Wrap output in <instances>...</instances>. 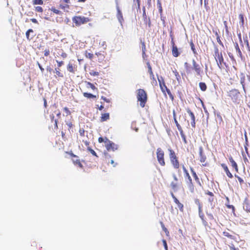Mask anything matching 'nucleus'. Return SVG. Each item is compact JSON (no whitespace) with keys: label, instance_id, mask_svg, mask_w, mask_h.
Segmentation results:
<instances>
[{"label":"nucleus","instance_id":"6e6d98bb","mask_svg":"<svg viewBox=\"0 0 250 250\" xmlns=\"http://www.w3.org/2000/svg\"><path fill=\"white\" fill-rule=\"evenodd\" d=\"M216 39H217V41L218 43L220 45H221L222 47H224L223 43V42H222L221 41V39H220V37H217Z\"/></svg>","mask_w":250,"mask_h":250},{"label":"nucleus","instance_id":"9d476101","mask_svg":"<svg viewBox=\"0 0 250 250\" xmlns=\"http://www.w3.org/2000/svg\"><path fill=\"white\" fill-rule=\"evenodd\" d=\"M69 154L73 158L72 159L73 164L76 166H78L79 167L83 168V165L82 164L80 160L78 159V157L71 152H69Z\"/></svg>","mask_w":250,"mask_h":250},{"label":"nucleus","instance_id":"4be33fe9","mask_svg":"<svg viewBox=\"0 0 250 250\" xmlns=\"http://www.w3.org/2000/svg\"><path fill=\"white\" fill-rule=\"evenodd\" d=\"M172 54L174 57H178L180 55V53L177 46L172 47Z\"/></svg>","mask_w":250,"mask_h":250},{"label":"nucleus","instance_id":"4468645a","mask_svg":"<svg viewBox=\"0 0 250 250\" xmlns=\"http://www.w3.org/2000/svg\"><path fill=\"white\" fill-rule=\"evenodd\" d=\"M187 112L189 114V116L191 118V125L192 127L195 128V117L194 116V113L191 111L190 109L188 108L187 109Z\"/></svg>","mask_w":250,"mask_h":250},{"label":"nucleus","instance_id":"338daca9","mask_svg":"<svg viewBox=\"0 0 250 250\" xmlns=\"http://www.w3.org/2000/svg\"><path fill=\"white\" fill-rule=\"evenodd\" d=\"M158 4L159 5V13H160V14H161L162 13V12H163V9H162V7L161 4V3L158 2Z\"/></svg>","mask_w":250,"mask_h":250},{"label":"nucleus","instance_id":"1a4fd4ad","mask_svg":"<svg viewBox=\"0 0 250 250\" xmlns=\"http://www.w3.org/2000/svg\"><path fill=\"white\" fill-rule=\"evenodd\" d=\"M70 0H59V8L62 10L69 9Z\"/></svg>","mask_w":250,"mask_h":250},{"label":"nucleus","instance_id":"49530a36","mask_svg":"<svg viewBox=\"0 0 250 250\" xmlns=\"http://www.w3.org/2000/svg\"><path fill=\"white\" fill-rule=\"evenodd\" d=\"M166 91L167 92L169 98H170L171 101H173L174 100V97H173V95L172 94V93H171L170 90L168 89V88H167V89L166 90Z\"/></svg>","mask_w":250,"mask_h":250},{"label":"nucleus","instance_id":"39448f33","mask_svg":"<svg viewBox=\"0 0 250 250\" xmlns=\"http://www.w3.org/2000/svg\"><path fill=\"white\" fill-rule=\"evenodd\" d=\"M156 156L157 161L161 166H165L166 165L165 161V153L163 149L159 147L156 150Z\"/></svg>","mask_w":250,"mask_h":250},{"label":"nucleus","instance_id":"69168bd1","mask_svg":"<svg viewBox=\"0 0 250 250\" xmlns=\"http://www.w3.org/2000/svg\"><path fill=\"white\" fill-rule=\"evenodd\" d=\"M147 67H148V72L149 73H152L153 72H152V68H151V65H150V64L149 63H147Z\"/></svg>","mask_w":250,"mask_h":250},{"label":"nucleus","instance_id":"b1692460","mask_svg":"<svg viewBox=\"0 0 250 250\" xmlns=\"http://www.w3.org/2000/svg\"><path fill=\"white\" fill-rule=\"evenodd\" d=\"M83 95L84 97L88 99H94L96 98V95H93L92 94L87 92L83 93Z\"/></svg>","mask_w":250,"mask_h":250},{"label":"nucleus","instance_id":"c756f323","mask_svg":"<svg viewBox=\"0 0 250 250\" xmlns=\"http://www.w3.org/2000/svg\"><path fill=\"white\" fill-rule=\"evenodd\" d=\"M182 168L183 170V172L185 173V177L187 178V179L190 178L191 177L189 175V174L188 172V170L184 165H183L182 166Z\"/></svg>","mask_w":250,"mask_h":250},{"label":"nucleus","instance_id":"5fc2aeb1","mask_svg":"<svg viewBox=\"0 0 250 250\" xmlns=\"http://www.w3.org/2000/svg\"><path fill=\"white\" fill-rule=\"evenodd\" d=\"M90 75L93 76H97L99 75V73L97 71H92L90 72Z\"/></svg>","mask_w":250,"mask_h":250},{"label":"nucleus","instance_id":"09e8293b","mask_svg":"<svg viewBox=\"0 0 250 250\" xmlns=\"http://www.w3.org/2000/svg\"><path fill=\"white\" fill-rule=\"evenodd\" d=\"M206 159L207 158L205 155H203L200 156V161L202 163L205 162V161H206Z\"/></svg>","mask_w":250,"mask_h":250},{"label":"nucleus","instance_id":"052dcab7","mask_svg":"<svg viewBox=\"0 0 250 250\" xmlns=\"http://www.w3.org/2000/svg\"><path fill=\"white\" fill-rule=\"evenodd\" d=\"M235 176L236 177H237V178L238 179V180L240 184H242L244 183V180L242 179V178H241L240 177H239L237 175H235Z\"/></svg>","mask_w":250,"mask_h":250},{"label":"nucleus","instance_id":"2f4dec72","mask_svg":"<svg viewBox=\"0 0 250 250\" xmlns=\"http://www.w3.org/2000/svg\"><path fill=\"white\" fill-rule=\"evenodd\" d=\"M84 55L87 58L89 59L90 60H92L94 57V54L89 52H88L87 51H85L84 52Z\"/></svg>","mask_w":250,"mask_h":250},{"label":"nucleus","instance_id":"a878e982","mask_svg":"<svg viewBox=\"0 0 250 250\" xmlns=\"http://www.w3.org/2000/svg\"><path fill=\"white\" fill-rule=\"evenodd\" d=\"M199 87H200V89L202 91H205L207 90V86L206 84L205 83L200 82L199 83Z\"/></svg>","mask_w":250,"mask_h":250},{"label":"nucleus","instance_id":"393cba45","mask_svg":"<svg viewBox=\"0 0 250 250\" xmlns=\"http://www.w3.org/2000/svg\"><path fill=\"white\" fill-rule=\"evenodd\" d=\"M117 18L120 22L122 23V22L124 21V19L122 13L119 9H118Z\"/></svg>","mask_w":250,"mask_h":250},{"label":"nucleus","instance_id":"c9c22d12","mask_svg":"<svg viewBox=\"0 0 250 250\" xmlns=\"http://www.w3.org/2000/svg\"><path fill=\"white\" fill-rule=\"evenodd\" d=\"M141 44H142L143 55H145L146 54V47L145 42L144 41H142L141 40Z\"/></svg>","mask_w":250,"mask_h":250},{"label":"nucleus","instance_id":"774afa93","mask_svg":"<svg viewBox=\"0 0 250 250\" xmlns=\"http://www.w3.org/2000/svg\"><path fill=\"white\" fill-rule=\"evenodd\" d=\"M199 150L200 156L204 155L203 154V148L202 146L199 147Z\"/></svg>","mask_w":250,"mask_h":250},{"label":"nucleus","instance_id":"de8ad7c7","mask_svg":"<svg viewBox=\"0 0 250 250\" xmlns=\"http://www.w3.org/2000/svg\"><path fill=\"white\" fill-rule=\"evenodd\" d=\"M35 10L39 13H42L43 12V9L41 6H36L35 7Z\"/></svg>","mask_w":250,"mask_h":250},{"label":"nucleus","instance_id":"a18cd8bd","mask_svg":"<svg viewBox=\"0 0 250 250\" xmlns=\"http://www.w3.org/2000/svg\"><path fill=\"white\" fill-rule=\"evenodd\" d=\"M176 205H177L178 208H179L180 210L182 212H183L184 211V206L180 202H179L178 203H176Z\"/></svg>","mask_w":250,"mask_h":250},{"label":"nucleus","instance_id":"79ce46f5","mask_svg":"<svg viewBox=\"0 0 250 250\" xmlns=\"http://www.w3.org/2000/svg\"><path fill=\"white\" fill-rule=\"evenodd\" d=\"M223 23H224L225 28V32L227 35H229V27L228 26L227 21H224Z\"/></svg>","mask_w":250,"mask_h":250},{"label":"nucleus","instance_id":"5701e85b","mask_svg":"<svg viewBox=\"0 0 250 250\" xmlns=\"http://www.w3.org/2000/svg\"><path fill=\"white\" fill-rule=\"evenodd\" d=\"M234 47L236 52L238 53V56L241 59H242L243 55L237 42L234 43Z\"/></svg>","mask_w":250,"mask_h":250},{"label":"nucleus","instance_id":"2eb2a0df","mask_svg":"<svg viewBox=\"0 0 250 250\" xmlns=\"http://www.w3.org/2000/svg\"><path fill=\"white\" fill-rule=\"evenodd\" d=\"M190 169L191 172L192 173V175L195 181L201 187L202 186L201 183L200 182V179H199L198 175H197L196 172L194 170L193 168L191 167L190 168Z\"/></svg>","mask_w":250,"mask_h":250},{"label":"nucleus","instance_id":"58836bf2","mask_svg":"<svg viewBox=\"0 0 250 250\" xmlns=\"http://www.w3.org/2000/svg\"><path fill=\"white\" fill-rule=\"evenodd\" d=\"M85 83L86 84V85L89 86L92 90H97V88H96L92 83L86 81Z\"/></svg>","mask_w":250,"mask_h":250},{"label":"nucleus","instance_id":"dca6fc26","mask_svg":"<svg viewBox=\"0 0 250 250\" xmlns=\"http://www.w3.org/2000/svg\"><path fill=\"white\" fill-rule=\"evenodd\" d=\"M245 74L243 73H241L240 75V83L242 85L243 89L245 92H246L245 88Z\"/></svg>","mask_w":250,"mask_h":250},{"label":"nucleus","instance_id":"4c0bfd02","mask_svg":"<svg viewBox=\"0 0 250 250\" xmlns=\"http://www.w3.org/2000/svg\"><path fill=\"white\" fill-rule=\"evenodd\" d=\"M239 18L240 19V24L241 26H243L244 25V18L242 14H239Z\"/></svg>","mask_w":250,"mask_h":250},{"label":"nucleus","instance_id":"bf43d9fd","mask_svg":"<svg viewBox=\"0 0 250 250\" xmlns=\"http://www.w3.org/2000/svg\"><path fill=\"white\" fill-rule=\"evenodd\" d=\"M170 186L173 189H175L177 188V184L173 182L170 184Z\"/></svg>","mask_w":250,"mask_h":250},{"label":"nucleus","instance_id":"7c9ffc66","mask_svg":"<svg viewBox=\"0 0 250 250\" xmlns=\"http://www.w3.org/2000/svg\"><path fill=\"white\" fill-rule=\"evenodd\" d=\"M195 203L198 206V209H199V212H201L202 205L201 203H200V200L198 199H196L195 200Z\"/></svg>","mask_w":250,"mask_h":250},{"label":"nucleus","instance_id":"0eeeda50","mask_svg":"<svg viewBox=\"0 0 250 250\" xmlns=\"http://www.w3.org/2000/svg\"><path fill=\"white\" fill-rule=\"evenodd\" d=\"M105 147L108 151L112 150L115 151L118 149V146L115 143L110 141L107 137H105Z\"/></svg>","mask_w":250,"mask_h":250},{"label":"nucleus","instance_id":"e433bc0d","mask_svg":"<svg viewBox=\"0 0 250 250\" xmlns=\"http://www.w3.org/2000/svg\"><path fill=\"white\" fill-rule=\"evenodd\" d=\"M51 121L52 122H54V129L55 130H57L58 129V121L57 120H54V116H52Z\"/></svg>","mask_w":250,"mask_h":250},{"label":"nucleus","instance_id":"37998d69","mask_svg":"<svg viewBox=\"0 0 250 250\" xmlns=\"http://www.w3.org/2000/svg\"><path fill=\"white\" fill-rule=\"evenodd\" d=\"M184 66H185V69L186 70L187 73H190V67L189 66V64L187 62H186L184 63Z\"/></svg>","mask_w":250,"mask_h":250},{"label":"nucleus","instance_id":"9b49d317","mask_svg":"<svg viewBox=\"0 0 250 250\" xmlns=\"http://www.w3.org/2000/svg\"><path fill=\"white\" fill-rule=\"evenodd\" d=\"M187 179L188 180L186 181L187 187L191 193H194L196 190V188H195L192 180L191 177Z\"/></svg>","mask_w":250,"mask_h":250},{"label":"nucleus","instance_id":"a19ab883","mask_svg":"<svg viewBox=\"0 0 250 250\" xmlns=\"http://www.w3.org/2000/svg\"><path fill=\"white\" fill-rule=\"evenodd\" d=\"M33 30L32 29H29L26 32V33H25L26 37L28 41H30L32 39V38H30V37H29L30 33H33Z\"/></svg>","mask_w":250,"mask_h":250},{"label":"nucleus","instance_id":"6e6552de","mask_svg":"<svg viewBox=\"0 0 250 250\" xmlns=\"http://www.w3.org/2000/svg\"><path fill=\"white\" fill-rule=\"evenodd\" d=\"M192 69L195 71L197 76H201L203 73L202 65L198 64L195 60H192Z\"/></svg>","mask_w":250,"mask_h":250},{"label":"nucleus","instance_id":"4d7b16f0","mask_svg":"<svg viewBox=\"0 0 250 250\" xmlns=\"http://www.w3.org/2000/svg\"><path fill=\"white\" fill-rule=\"evenodd\" d=\"M61 56L63 59H65L67 57V54L65 52H64L62 50V53L61 54Z\"/></svg>","mask_w":250,"mask_h":250},{"label":"nucleus","instance_id":"864d4df0","mask_svg":"<svg viewBox=\"0 0 250 250\" xmlns=\"http://www.w3.org/2000/svg\"><path fill=\"white\" fill-rule=\"evenodd\" d=\"M63 110L66 113V115H70L71 114V112L69 110L68 108H67V107H64L63 108Z\"/></svg>","mask_w":250,"mask_h":250},{"label":"nucleus","instance_id":"f03ea898","mask_svg":"<svg viewBox=\"0 0 250 250\" xmlns=\"http://www.w3.org/2000/svg\"><path fill=\"white\" fill-rule=\"evenodd\" d=\"M137 99L142 107L145 106L147 100V93L143 89H139L137 93Z\"/></svg>","mask_w":250,"mask_h":250},{"label":"nucleus","instance_id":"ddd939ff","mask_svg":"<svg viewBox=\"0 0 250 250\" xmlns=\"http://www.w3.org/2000/svg\"><path fill=\"white\" fill-rule=\"evenodd\" d=\"M67 71L72 74H75V73L77 71V65L72 63L71 62H69L67 65Z\"/></svg>","mask_w":250,"mask_h":250},{"label":"nucleus","instance_id":"72a5a7b5","mask_svg":"<svg viewBox=\"0 0 250 250\" xmlns=\"http://www.w3.org/2000/svg\"><path fill=\"white\" fill-rule=\"evenodd\" d=\"M223 235L225 236H226L230 239H234V236L231 234H230L229 232L228 231H224L223 232Z\"/></svg>","mask_w":250,"mask_h":250},{"label":"nucleus","instance_id":"e2e57ef3","mask_svg":"<svg viewBox=\"0 0 250 250\" xmlns=\"http://www.w3.org/2000/svg\"><path fill=\"white\" fill-rule=\"evenodd\" d=\"M105 137L103 138L102 137H99L98 138V142L100 143H103V142H104L105 143Z\"/></svg>","mask_w":250,"mask_h":250},{"label":"nucleus","instance_id":"6ab92c4d","mask_svg":"<svg viewBox=\"0 0 250 250\" xmlns=\"http://www.w3.org/2000/svg\"><path fill=\"white\" fill-rule=\"evenodd\" d=\"M109 113H102L100 117V121L101 122L106 121L109 119Z\"/></svg>","mask_w":250,"mask_h":250},{"label":"nucleus","instance_id":"f3484780","mask_svg":"<svg viewBox=\"0 0 250 250\" xmlns=\"http://www.w3.org/2000/svg\"><path fill=\"white\" fill-rule=\"evenodd\" d=\"M221 167L223 168V169H224L226 174L227 175V176L230 178H232L233 177V175L230 172L227 166L225 164H221Z\"/></svg>","mask_w":250,"mask_h":250},{"label":"nucleus","instance_id":"20e7f679","mask_svg":"<svg viewBox=\"0 0 250 250\" xmlns=\"http://www.w3.org/2000/svg\"><path fill=\"white\" fill-rule=\"evenodd\" d=\"M228 96L235 103L239 104L241 97L239 91L236 89H233L228 92Z\"/></svg>","mask_w":250,"mask_h":250},{"label":"nucleus","instance_id":"603ef678","mask_svg":"<svg viewBox=\"0 0 250 250\" xmlns=\"http://www.w3.org/2000/svg\"><path fill=\"white\" fill-rule=\"evenodd\" d=\"M171 197H172V198L173 199L174 203L176 204V203H178L179 202V201L177 199V198L175 197V196L174 195V194L172 192L171 193Z\"/></svg>","mask_w":250,"mask_h":250},{"label":"nucleus","instance_id":"c85d7f7f","mask_svg":"<svg viewBox=\"0 0 250 250\" xmlns=\"http://www.w3.org/2000/svg\"><path fill=\"white\" fill-rule=\"evenodd\" d=\"M190 46L191 47V49L192 50V51H193V54H194V55H197V52L196 51V50L195 48V46H194V44L193 42L192 41H191L190 42Z\"/></svg>","mask_w":250,"mask_h":250},{"label":"nucleus","instance_id":"aec40b11","mask_svg":"<svg viewBox=\"0 0 250 250\" xmlns=\"http://www.w3.org/2000/svg\"><path fill=\"white\" fill-rule=\"evenodd\" d=\"M56 73L55 77L57 78H63L64 75L63 73L61 72V70L60 68H55L54 71Z\"/></svg>","mask_w":250,"mask_h":250},{"label":"nucleus","instance_id":"ea45409f","mask_svg":"<svg viewBox=\"0 0 250 250\" xmlns=\"http://www.w3.org/2000/svg\"><path fill=\"white\" fill-rule=\"evenodd\" d=\"M32 3L33 5H42L43 4V1L42 0H33Z\"/></svg>","mask_w":250,"mask_h":250},{"label":"nucleus","instance_id":"bb28decb","mask_svg":"<svg viewBox=\"0 0 250 250\" xmlns=\"http://www.w3.org/2000/svg\"><path fill=\"white\" fill-rule=\"evenodd\" d=\"M181 135V136L183 139V141L184 143V144H187L188 143L187 140L186 139V137L185 134L184 133L183 129H181L180 130H179Z\"/></svg>","mask_w":250,"mask_h":250},{"label":"nucleus","instance_id":"f257e3e1","mask_svg":"<svg viewBox=\"0 0 250 250\" xmlns=\"http://www.w3.org/2000/svg\"><path fill=\"white\" fill-rule=\"evenodd\" d=\"M214 57L220 69L224 68V66H226V63L224 62L222 52H220L219 49L216 47L214 48Z\"/></svg>","mask_w":250,"mask_h":250},{"label":"nucleus","instance_id":"7ed1b4c3","mask_svg":"<svg viewBox=\"0 0 250 250\" xmlns=\"http://www.w3.org/2000/svg\"><path fill=\"white\" fill-rule=\"evenodd\" d=\"M170 162L173 168L177 169L180 167V163L175 151L171 148L168 149Z\"/></svg>","mask_w":250,"mask_h":250},{"label":"nucleus","instance_id":"8fccbe9b","mask_svg":"<svg viewBox=\"0 0 250 250\" xmlns=\"http://www.w3.org/2000/svg\"><path fill=\"white\" fill-rule=\"evenodd\" d=\"M95 55L99 57V62H100V60H103L104 58V55L103 54H102L101 53H99V52L96 53Z\"/></svg>","mask_w":250,"mask_h":250},{"label":"nucleus","instance_id":"a211bd4d","mask_svg":"<svg viewBox=\"0 0 250 250\" xmlns=\"http://www.w3.org/2000/svg\"><path fill=\"white\" fill-rule=\"evenodd\" d=\"M229 161L231 164V166L235 169L236 172L238 171V166L236 163L234 161L232 156H230L229 158Z\"/></svg>","mask_w":250,"mask_h":250},{"label":"nucleus","instance_id":"0e129e2a","mask_svg":"<svg viewBox=\"0 0 250 250\" xmlns=\"http://www.w3.org/2000/svg\"><path fill=\"white\" fill-rule=\"evenodd\" d=\"M101 99L107 103H109L110 102V100L109 99H107L104 96H102Z\"/></svg>","mask_w":250,"mask_h":250},{"label":"nucleus","instance_id":"3c124183","mask_svg":"<svg viewBox=\"0 0 250 250\" xmlns=\"http://www.w3.org/2000/svg\"><path fill=\"white\" fill-rule=\"evenodd\" d=\"M56 62L57 63V66L58 68H60L64 64V62L63 61H59L58 60H56Z\"/></svg>","mask_w":250,"mask_h":250},{"label":"nucleus","instance_id":"473e14b6","mask_svg":"<svg viewBox=\"0 0 250 250\" xmlns=\"http://www.w3.org/2000/svg\"><path fill=\"white\" fill-rule=\"evenodd\" d=\"M51 11H52L54 13L56 14L57 15H61L62 12L59 9H56L54 7H52L50 9Z\"/></svg>","mask_w":250,"mask_h":250},{"label":"nucleus","instance_id":"423d86ee","mask_svg":"<svg viewBox=\"0 0 250 250\" xmlns=\"http://www.w3.org/2000/svg\"><path fill=\"white\" fill-rule=\"evenodd\" d=\"M72 21L76 25L79 26L88 22L89 21V19L84 17L75 16L73 18Z\"/></svg>","mask_w":250,"mask_h":250},{"label":"nucleus","instance_id":"c03bdc74","mask_svg":"<svg viewBox=\"0 0 250 250\" xmlns=\"http://www.w3.org/2000/svg\"><path fill=\"white\" fill-rule=\"evenodd\" d=\"M87 149L91 153V154L92 155L95 156L97 157H98L97 155V153L95 152V151L93 149H92L91 148H90V147H88L87 148Z\"/></svg>","mask_w":250,"mask_h":250},{"label":"nucleus","instance_id":"cd10ccee","mask_svg":"<svg viewBox=\"0 0 250 250\" xmlns=\"http://www.w3.org/2000/svg\"><path fill=\"white\" fill-rule=\"evenodd\" d=\"M160 224H161V226L162 227V228L163 230L166 233V235L167 236H169V232L168 230H167V229L165 227L164 223L162 222H160Z\"/></svg>","mask_w":250,"mask_h":250},{"label":"nucleus","instance_id":"f8f14e48","mask_svg":"<svg viewBox=\"0 0 250 250\" xmlns=\"http://www.w3.org/2000/svg\"><path fill=\"white\" fill-rule=\"evenodd\" d=\"M158 80L161 91L166 95V90L167 89V87L165 84L164 78L162 77H158Z\"/></svg>","mask_w":250,"mask_h":250},{"label":"nucleus","instance_id":"f704fd0d","mask_svg":"<svg viewBox=\"0 0 250 250\" xmlns=\"http://www.w3.org/2000/svg\"><path fill=\"white\" fill-rule=\"evenodd\" d=\"M173 73L175 75L177 80L178 81H179L181 80V76L179 74V72L177 71V70L176 69L173 70Z\"/></svg>","mask_w":250,"mask_h":250},{"label":"nucleus","instance_id":"412c9836","mask_svg":"<svg viewBox=\"0 0 250 250\" xmlns=\"http://www.w3.org/2000/svg\"><path fill=\"white\" fill-rule=\"evenodd\" d=\"M172 113H173V117L174 123L176 124V126L177 127L178 130H180L182 129L181 126H180V125H179V124L178 123V122L177 120L176 114V112H175V110H173Z\"/></svg>","mask_w":250,"mask_h":250},{"label":"nucleus","instance_id":"680f3d73","mask_svg":"<svg viewBox=\"0 0 250 250\" xmlns=\"http://www.w3.org/2000/svg\"><path fill=\"white\" fill-rule=\"evenodd\" d=\"M50 54V51L48 49H46L44 51V55L45 56L47 57Z\"/></svg>","mask_w":250,"mask_h":250},{"label":"nucleus","instance_id":"13d9d810","mask_svg":"<svg viewBox=\"0 0 250 250\" xmlns=\"http://www.w3.org/2000/svg\"><path fill=\"white\" fill-rule=\"evenodd\" d=\"M163 244L164 245V246L165 247V250H168V247L167 245V241L166 240L163 239L162 240Z\"/></svg>","mask_w":250,"mask_h":250}]
</instances>
